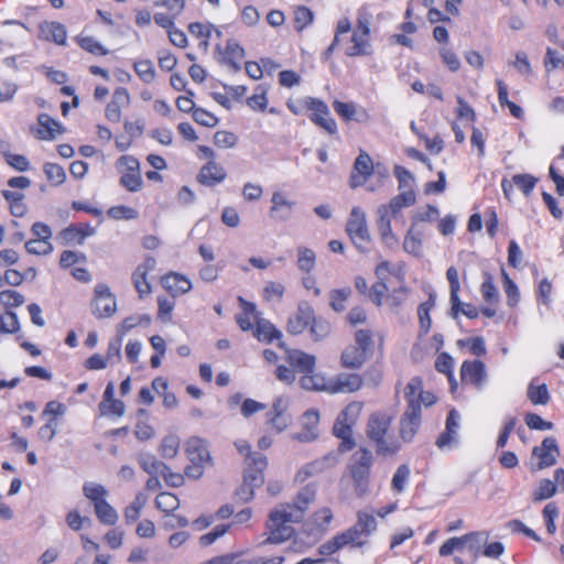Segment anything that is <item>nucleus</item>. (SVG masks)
<instances>
[{
  "label": "nucleus",
  "mask_w": 564,
  "mask_h": 564,
  "mask_svg": "<svg viewBox=\"0 0 564 564\" xmlns=\"http://www.w3.org/2000/svg\"><path fill=\"white\" fill-rule=\"evenodd\" d=\"M145 503H147V497L142 492L137 494L133 501H131L124 508L123 518H124L126 524H128V525L132 524L140 518L141 511L144 508Z\"/></svg>",
  "instance_id": "52"
},
{
  "label": "nucleus",
  "mask_w": 564,
  "mask_h": 564,
  "mask_svg": "<svg viewBox=\"0 0 564 564\" xmlns=\"http://www.w3.org/2000/svg\"><path fill=\"white\" fill-rule=\"evenodd\" d=\"M291 424V415L281 399H276L272 408L265 413V426L270 433H282Z\"/></svg>",
  "instance_id": "24"
},
{
  "label": "nucleus",
  "mask_w": 564,
  "mask_h": 564,
  "mask_svg": "<svg viewBox=\"0 0 564 564\" xmlns=\"http://www.w3.org/2000/svg\"><path fill=\"white\" fill-rule=\"evenodd\" d=\"M410 474L411 470L406 464H402L397 468L391 479V490L394 494L400 495L404 491L410 478Z\"/></svg>",
  "instance_id": "62"
},
{
  "label": "nucleus",
  "mask_w": 564,
  "mask_h": 564,
  "mask_svg": "<svg viewBox=\"0 0 564 564\" xmlns=\"http://www.w3.org/2000/svg\"><path fill=\"white\" fill-rule=\"evenodd\" d=\"M459 419L460 416L457 410L452 409L448 412L445 421V430L435 441V445L438 449H451L458 443Z\"/></svg>",
  "instance_id": "22"
},
{
  "label": "nucleus",
  "mask_w": 564,
  "mask_h": 564,
  "mask_svg": "<svg viewBox=\"0 0 564 564\" xmlns=\"http://www.w3.org/2000/svg\"><path fill=\"white\" fill-rule=\"evenodd\" d=\"M403 249L405 252L420 256L422 252V234L412 226L404 237Z\"/></svg>",
  "instance_id": "60"
},
{
  "label": "nucleus",
  "mask_w": 564,
  "mask_h": 564,
  "mask_svg": "<svg viewBox=\"0 0 564 564\" xmlns=\"http://www.w3.org/2000/svg\"><path fill=\"white\" fill-rule=\"evenodd\" d=\"M379 219H378V231L382 242L389 247L393 248L398 245V238L392 231L391 220L397 215H391V212H388L383 207H379Z\"/></svg>",
  "instance_id": "37"
},
{
  "label": "nucleus",
  "mask_w": 564,
  "mask_h": 564,
  "mask_svg": "<svg viewBox=\"0 0 564 564\" xmlns=\"http://www.w3.org/2000/svg\"><path fill=\"white\" fill-rule=\"evenodd\" d=\"M188 32L198 40V46L207 51L210 40H220L221 30L210 23L193 22L188 25Z\"/></svg>",
  "instance_id": "32"
},
{
  "label": "nucleus",
  "mask_w": 564,
  "mask_h": 564,
  "mask_svg": "<svg viewBox=\"0 0 564 564\" xmlns=\"http://www.w3.org/2000/svg\"><path fill=\"white\" fill-rule=\"evenodd\" d=\"M354 525L359 530L365 539H368L377 530L378 523L373 514L365 511H358L357 521Z\"/></svg>",
  "instance_id": "55"
},
{
  "label": "nucleus",
  "mask_w": 564,
  "mask_h": 564,
  "mask_svg": "<svg viewBox=\"0 0 564 564\" xmlns=\"http://www.w3.org/2000/svg\"><path fill=\"white\" fill-rule=\"evenodd\" d=\"M348 37L343 36V52L347 57H367L373 52L370 23L367 19H358Z\"/></svg>",
  "instance_id": "9"
},
{
  "label": "nucleus",
  "mask_w": 564,
  "mask_h": 564,
  "mask_svg": "<svg viewBox=\"0 0 564 564\" xmlns=\"http://www.w3.org/2000/svg\"><path fill=\"white\" fill-rule=\"evenodd\" d=\"M318 383H312V379H306V387L310 391H323L329 394L354 393L362 388L364 379L356 372H341L329 379L324 376L317 377Z\"/></svg>",
  "instance_id": "8"
},
{
  "label": "nucleus",
  "mask_w": 564,
  "mask_h": 564,
  "mask_svg": "<svg viewBox=\"0 0 564 564\" xmlns=\"http://www.w3.org/2000/svg\"><path fill=\"white\" fill-rule=\"evenodd\" d=\"M251 332L254 338L265 344H270L274 339H280L282 337V333L265 318H261Z\"/></svg>",
  "instance_id": "46"
},
{
  "label": "nucleus",
  "mask_w": 564,
  "mask_h": 564,
  "mask_svg": "<svg viewBox=\"0 0 564 564\" xmlns=\"http://www.w3.org/2000/svg\"><path fill=\"white\" fill-rule=\"evenodd\" d=\"M333 108L337 116L346 123L351 121L367 123L370 120L369 111L352 101L334 100Z\"/></svg>",
  "instance_id": "26"
},
{
  "label": "nucleus",
  "mask_w": 564,
  "mask_h": 564,
  "mask_svg": "<svg viewBox=\"0 0 564 564\" xmlns=\"http://www.w3.org/2000/svg\"><path fill=\"white\" fill-rule=\"evenodd\" d=\"M74 40L83 51L95 57H102L110 54V51L91 35L80 33L76 35Z\"/></svg>",
  "instance_id": "43"
},
{
  "label": "nucleus",
  "mask_w": 564,
  "mask_h": 564,
  "mask_svg": "<svg viewBox=\"0 0 564 564\" xmlns=\"http://www.w3.org/2000/svg\"><path fill=\"white\" fill-rule=\"evenodd\" d=\"M132 68L134 70L135 75L139 77V79L141 82H143L144 84L153 83L156 77V70H155L154 64L150 59H147V58L137 59L133 63Z\"/></svg>",
  "instance_id": "51"
},
{
  "label": "nucleus",
  "mask_w": 564,
  "mask_h": 564,
  "mask_svg": "<svg viewBox=\"0 0 564 564\" xmlns=\"http://www.w3.org/2000/svg\"><path fill=\"white\" fill-rule=\"evenodd\" d=\"M2 196L7 200L10 213L13 217L21 218L26 215L28 206L24 202L25 195L22 192L3 189Z\"/></svg>",
  "instance_id": "45"
},
{
  "label": "nucleus",
  "mask_w": 564,
  "mask_h": 564,
  "mask_svg": "<svg viewBox=\"0 0 564 564\" xmlns=\"http://www.w3.org/2000/svg\"><path fill=\"white\" fill-rule=\"evenodd\" d=\"M196 156L198 160H206L196 176L200 185L214 187L227 178V171L223 164L217 162V154L213 148L205 144L197 145Z\"/></svg>",
  "instance_id": "10"
},
{
  "label": "nucleus",
  "mask_w": 564,
  "mask_h": 564,
  "mask_svg": "<svg viewBox=\"0 0 564 564\" xmlns=\"http://www.w3.org/2000/svg\"><path fill=\"white\" fill-rule=\"evenodd\" d=\"M83 492L84 496L90 500L94 507L105 501L108 495L107 489L102 485L96 482H86L83 486Z\"/></svg>",
  "instance_id": "61"
},
{
  "label": "nucleus",
  "mask_w": 564,
  "mask_h": 564,
  "mask_svg": "<svg viewBox=\"0 0 564 564\" xmlns=\"http://www.w3.org/2000/svg\"><path fill=\"white\" fill-rule=\"evenodd\" d=\"M314 315L315 312L308 303H300L296 311L289 317L286 324L288 333L292 335L304 333L314 321Z\"/></svg>",
  "instance_id": "29"
},
{
  "label": "nucleus",
  "mask_w": 564,
  "mask_h": 564,
  "mask_svg": "<svg viewBox=\"0 0 564 564\" xmlns=\"http://www.w3.org/2000/svg\"><path fill=\"white\" fill-rule=\"evenodd\" d=\"M435 306V297L433 294H430L429 299L419 304L416 313L419 318V337L422 338L426 336L432 328V317L431 312Z\"/></svg>",
  "instance_id": "41"
},
{
  "label": "nucleus",
  "mask_w": 564,
  "mask_h": 564,
  "mask_svg": "<svg viewBox=\"0 0 564 564\" xmlns=\"http://www.w3.org/2000/svg\"><path fill=\"white\" fill-rule=\"evenodd\" d=\"M216 54L218 62L234 72H239L245 59V48L236 39H228L223 47L216 44Z\"/></svg>",
  "instance_id": "16"
},
{
  "label": "nucleus",
  "mask_w": 564,
  "mask_h": 564,
  "mask_svg": "<svg viewBox=\"0 0 564 564\" xmlns=\"http://www.w3.org/2000/svg\"><path fill=\"white\" fill-rule=\"evenodd\" d=\"M94 234L89 224H72L61 231V238L65 245H82L85 239Z\"/></svg>",
  "instance_id": "36"
},
{
  "label": "nucleus",
  "mask_w": 564,
  "mask_h": 564,
  "mask_svg": "<svg viewBox=\"0 0 564 564\" xmlns=\"http://www.w3.org/2000/svg\"><path fill=\"white\" fill-rule=\"evenodd\" d=\"M269 86L259 84L253 88L251 96L247 97L246 105L253 112L264 113L269 104Z\"/></svg>",
  "instance_id": "42"
},
{
  "label": "nucleus",
  "mask_w": 564,
  "mask_h": 564,
  "mask_svg": "<svg viewBox=\"0 0 564 564\" xmlns=\"http://www.w3.org/2000/svg\"><path fill=\"white\" fill-rule=\"evenodd\" d=\"M386 336L370 328H360L354 333V341L372 359L376 355L382 357Z\"/></svg>",
  "instance_id": "17"
},
{
  "label": "nucleus",
  "mask_w": 564,
  "mask_h": 564,
  "mask_svg": "<svg viewBox=\"0 0 564 564\" xmlns=\"http://www.w3.org/2000/svg\"><path fill=\"white\" fill-rule=\"evenodd\" d=\"M375 172L373 161L371 156L364 150H361L356 158L348 184L351 189H356L365 185Z\"/></svg>",
  "instance_id": "19"
},
{
  "label": "nucleus",
  "mask_w": 564,
  "mask_h": 564,
  "mask_svg": "<svg viewBox=\"0 0 564 564\" xmlns=\"http://www.w3.org/2000/svg\"><path fill=\"white\" fill-rule=\"evenodd\" d=\"M151 316L149 314L131 315L123 318L117 326V335L124 337L130 330L140 325H150Z\"/></svg>",
  "instance_id": "50"
},
{
  "label": "nucleus",
  "mask_w": 564,
  "mask_h": 564,
  "mask_svg": "<svg viewBox=\"0 0 564 564\" xmlns=\"http://www.w3.org/2000/svg\"><path fill=\"white\" fill-rule=\"evenodd\" d=\"M130 105V94L126 87H117L111 96L110 101L105 109V117L112 123H118L122 118V110Z\"/></svg>",
  "instance_id": "28"
},
{
  "label": "nucleus",
  "mask_w": 564,
  "mask_h": 564,
  "mask_svg": "<svg viewBox=\"0 0 564 564\" xmlns=\"http://www.w3.org/2000/svg\"><path fill=\"white\" fill-rule=\"evenodd\" d=\"M285 105L289 111L294 116H301L307 112L311 122L329 135L337 133V122L332 117L329 107L324 100L313 96H306L300 100L290 97L286 99Z\"/></svg>",
  "instance_id": "5"
},
{
  "label": "nucleus",
  "mask_w": 564,
  "mask_h": 564,
  "mask_svg": "<svg viewBox=\"0 0 564 564\" xmlns=\"http://www.w3.org/2000/svg\"><path fill=\"white\" fill-rule=\"evenodd\" d=\"M156 261L154 257L147 256L144 260L137 265L131 274L133 286L140 299H145L152 293V285L149 281V274L155 269Z\"/></svg>",
  "instance_id": "21"
},
{
  "label": "nucleus",
  "mask_w": 564,
  "mask_h": 564,
  "mask_svg": "<svg viewBox=\"0 0 564 564\" xmlns=\"http://www.w3.org/2000/svg\"><path fill=\"white\" fill-rule=\"evenodd\" d=\"M375 455L367 446H359L351 455L347 465V474L358 498H364L370 491Z\"/></svg>",
  "instance_id": "7"
},
{
  "label": "nucleus",
  "mask_w": 564,
  "mask_h": 564,
  "mask_svg": "<svg viewBox=\"0 0 564 564\" xmlns=\"http://www.w3.org/2000/svg\"><path fill=\"white\" fill-rule=\"evenodd\" d=\"M351 30V21L349 18L344 17L339 19L336 23L335 30H334V39L330 43V45L324 51L323 53V59L328 61L332 58L334 51L336 46L341 45L343 42V35H346Z\"/></svg>",
  "instance_id": "47"
},
{
  "label": "nucleus",
  "mask_w": 564,
  "mask_h": 564,
  "mask_svg": "<svg viewBox=\"0 0 564 564\" xmlns=\"http://www.w3.org/2000/svg\"><path fill=\"white\" fill-rule=\"evenodd\" d=\"M497 93H498V102L500 107H507L509 109L510 115L516 119H522L524 116L523 109L517 105L516 102L509 100L508 96V86L502 79L496 80Z\"/></svg>",
  "instance_id": "48"
},
{
  "label": "nucleus",
  "mask_w": 564,
  "mask_h": 564,
  "mask_svg": "<svg viewBox=\"0 0 564 564\" xmlns=\"http://www.w3.org/2000/svg\"><path fill=\"white\" fill-rule=\"evenodd\" d=\"M538 182L539 178L532 174H514L511 180L502 178L501 189L507 199L511 198L514 186H517L525 197H529L535 188Z\"/></svg>",
  "instance_id": "27"
},
{
  "label": "nucleus",
  "mask_w": 564,
  "mask_h": 564,
  "mask_svg": "<svg viewBox=\"0 0 564 564\" xmlns=\"http://www.w3.org/2000/svg\"><path fill=\"white\" fill-rule=\"evenodd\" d=\"M557 492V486L553 480L549 478H543L539 481L538 487L532 494V499L534 502L543 501L552 498Z\"/></svg>",
  "instance_id": "59"
},
{
  "label": "nucleus",
  "mask_w": 564,
  "mask_h": 564,
  "mask_svg": "<svg viewBox=\"0 0 564 564\" xmlns=\"http://www.w3.org/2000/svg\"><path fill=\"white\" fill-rule=\"evenodd\" d=\"M501 279L503 291L507 297V304L509 307H516L520 302V291L517 283L509 276L506 270H501Z\"/></svg>",
  "instance_id": "54"
},
{
  "label": "nucleus",
  "mask_w": 564,
  "mask_h": 564,
  "mask_svg": "<svg viewBox=\"0 0 564 564\" xmlns=\"http://www.w3.org/2000/svg\"><path fill=\"white\" fill-rule=\"evenodd\" d=\"M185 453L189 462L207 464L210 462V454L206 442L197 436L187 440Z\"/></svg>",
  "instance_id": "38"
},
{
  "label": "nucleus",
  "mask_w": 564,
  "mask_h": 564,
  "mask_svg": "<svg viewBox=\"0 0 564 564\" xmlns=\"http://www.w3.org/2000/svg\"><path fill=\"white\" fill-rule=\"evenodd\" d=\"M416 202V194L413 188L403 189L395 195L387 205H381L391 215H398L403 208L413 206Z\"/></svg>",
  "instance_id": "44"
},
{
  "label": "nucleus",
  "mask_w": 564,
  "mask_h": 564,
  "mask_svg": "<svg viewBox=\"0 0 564 564\" xmlns=\"http://www.w3.org/2000/svg\"><path fill=\"white\" fill-rule=\"evenodd\" d=\"M317 499V486L310 482L301 487L293 499L288 502H280L270 510L265 521L264 543L281 544L289 541L294 534V524H304L308 534H324L328 531L334 513L329 507L316 509L305 521L311 507Z\"/></svg>",
  "instance_id": "1"
},
{
  "label": "nucleus",
  "mask_w": 564,
  "mask_h": 564,
  "mask_svg": "<svg viewBox=\"0 0 564 564\" xmlns=\"http://www.w3.org/2000/svg\"><path fill=\"white\" fill-rule=\"evenodd\" d=\"M120 174L119 184L128 192L135 193L143 188L140 161L130 154H123L116 161Z\"/></svg>",
  "instance_id": "13"
},
{
  "label": "nucleus",
  "mask_w": 564,
  "mask_h": 564,
  "mask_svg": "<svg viewBox=\"0 0 564 564\" xmlns=\"http://www.w3.org/2000/svg\"><path fill=\"white\" fill-rule=\"evenodd\" d=\"M532 455L539 459L535 468L536 470L554 466L557 457L560 456V448L556 440L552 436L545 437L540 446L533 447Z\"/></svg>",
  "instance_id": "23"
},
{
  "label": "nucleus",
  "mask_w": 564,
  "mask_h": 564,
  "mask_svg": "<svg viewBox=\"0 0 564 564\" xmlns=\"http://www.w3.org/2000/svg\"><path fill=\"white\" fill-rule=\"evenodd\" d=\"M367 543V539L352 525L347 530L337 533L330 540L323 543L318 547V553L323 556L333 555L344 547L357 549L362 547Z\"/></svg>",
  "instance_id": "14"
},
{
  "label": "nucleus",
  "mask_w": 564,
  "mask_h": 564,
  "mask_svg": "<svg viewBox=\"0 0 564 564\" xmlns=\"http://www.w3.org/2000/svg\"><path fill=\"white\" fill-rule=\"evenodd\" d=\"M243 553L239 551L216 555L199 564H252V561L242 558Z\"/></svg>",
  "instance_id": "63"
},
{
  "label": "nucleus",
  "mask_w": 564,
  "mask_h": 564,
  "mask_svg": "<svg viewBox=\"0 0 564 564\" xmlns=\"http://www.w3.org/2000/svg\"><path fill=\"white\" fill-rule=\"evenodd\" d=\"M271 203L270 216L281 220L289 218L295 205V202L290 200L284 193L279 191L272 194Z\"/></svg>",
  "instance_id": "40"
},
{
  "label": "nucleus",
  "mask_w": 564,
  "mask_h": 564,
  "mask_svg": "<svg viewBox=\"0 0 564 564\" xmlns=\"http://www.w3.org/2000/svg\"><path fill=\"white\" fill-rule=\"evenodd\" d=\"M285 361L294 369L295 372H300V384L303 389L308 390L306 387V379H312V383H318L317 377H322V373L316 372V358L314 355L307 354L300 349L285 348Z\"/></svg>",
  "instance_id": "11"
},
{
  "label": "nucleus",
  "mask_w": 564,
  "mask_h": 564,
  "mask_svg": "<svg viewBox=\"0 0 564 564\" xmlns=\"http://www.w3.org/2000/svg\"><path fill=\"white\" fill-rule=\"evenodd\" d=\"M371 358L354 341L340 354V366L345 369L358 370Z\"/></svg>",
  "instance_id": "34"
},
{
  "label": "nucleus",
  "mask_w": 564,
  "mask_h": 564,
  "mask_svg": "<svg viewBox=\"0 0 564 564\" xmlns=\"http://www.w3.org/2000/svg\"><path fill=\"white\" fill-rule=\"evenodd\" d=\"M187 0H160L155 1V7L165 8V12H155L153 14L154 23L158 26L172 25L178 17L184 12Z\"/></svg>",
  "instance_id": "25"
},
{
  "label": "nucleus",
  "mask_w": 564,
  "mask_h": 564,
  "mask_svg": "<svg viewBox=\"0 0 564 564\" xmlns=\"http://www.w3.org/2000/svg\"><path fill=\"white\" fill-rule=\"evenodd\" d=\"M239 142V137L229 130H218L213 135V143L217 149H234Z\"/></svg>",
  "instance_id": "56"
},
{
  "label": "nucleus",
  "mask_w": 564,
  "mask_h": 564,
  "mask_svg": "<svg viewBox=\"0 0 564 564\" xmlns=\"http://www.w3.org/2000/svg\"><path fill=\"white\" fill-rule=\"evenodd\" d=\"M365 402L351 401L337 415L332 427L333 435L339 440L337 451L348 453L356 447L354 429L364 411Z\"/></svg>",
  "instance_id": "6"
},
{
  "label": "nucleus",
  "mask_w": 564,
  "mask_h": 564,
  "mask_svg": "<svg viewBox=\"0 0 564 564\" xmlns=\"http://www.w3.org/2000/svg\"><path fill=\"white\" fill-rule=\"evenodd\" d=\"M346 234L352 245L361 252L369 250L371 236L368 229L365 212L358 207H352L346 223Z\"/></svg>",
  "instance_id": "12"
},
{
  "label": "nucleus",
  "mask_w": 564,
  "mask_h": 564,
  "mask_svg": "<svg viewBox=\"0 0 564 564\" xmlns=\"http://www.w3.org/2000/svg\"><path fill=\"white\" fill-rule=\"evenodd\" d=\"M393 424L394 415L386 410H376L367 417L365 435L379 457H394L402 449Z\"/></svg>",
  "instance_id": "4"
},
{
  "label": "nucleus",
  "mask_w": 564,
  "mask_h": 564,
  "mask_svg": "<svg viewBox=\"0 0 564 564\" xmlns=\"http://www.w3.org/2000/svg\"><path fill=\"white\" fill-rule=\"evenodd\" d=\"M460 380L464 386L482 389L487 380L485 362L479 359L464 360L460 366Z\"/></svg>",
  "instance_id": "20"
},
{
  "label": "nucleus",
  "mask_w": 564,
  "mask_h": 564,
  "mask_svg": "<svg viewBox=\"0 0 564 564\" xmlns=\"http://www.w3.org/2000/svg\"><path fill=\"white\" fill-rule=\"evenodd\" d=\"M64 132L63 126L47 113H40L35 135L40 140L51 141Z\"/></svg>",
  "instance_id": "35"
},
{
  "label": "nucleus",
  "mask_w": 564,
  "mask_h": 564,
  "mask_svg": "<svg viewBox=\"0 0 564 564\" xmlns=\"http://www.w3.org/2000/svg\"><path fill=\"white\" fill-rule=\"evenodd\" d=\"M240 312L236 315V323L243 332L252 330L260 322V313L254 303L247 301L242 296L238 297Z\"/></svg>",
  "instance_id": "31"
},
{
  "label": "nucleus",
  "mask_w": 564,
  "mask_h": 564,
  "mask_svg": "<svg viewBox=\"0 0 564 564\" xmlns=\"http://www.w3.org/2000/svg\"><path fill=\"white\" fill-rule=\"evenodd\" d=\"M446 279L449 283V300L452 304V310H457L460 305L459 299V274L455 267H449L446 271Z\"/></svg>",
  "instance_id": "53"
},
{
  "label": "nucleus",
  "mask_w": 564,
  "mask_h": 564,
  "mask_svg": "<svg viewBox=\"0 0 564 564\" xmlns=\"http://www.w3.org/2000/svg\"><path fill=\"white\" fill-rule=\"evenodd\" d=\"M161 285L172 297L181 296L192 290L191 280L186 275L174 271L161 276Z\"/></svg>",
  "instance_id": "30"
},
{
  "label": "nucleus",
  "mask_w": 564,
  "mask_h": 564,
  "mask_svg": "<svg viewBox=\"0 0 564 564\" xmlns=\"http://www.w3.org/2000/svg\"><path fill=\"white\" fill-rule=\"evenodd\" d=\"M377 281L372 283L369 290V301L377 307H386L389 312L399 314L406 304L411 289L405 284L402 274H398L401 283L389 289L388 275H395V269L387 261H380L375 268Z\"/></svg>",
  "instance_id": "3"
},
{
  "label": "nucleus",
  "mask_w": 564,
  "mask_h": 564,
  "mask_svg": "<svg viewBox=\"0 0 564 564\" xmlns=\"http://www.w3.org/2000/svg\"><path fill=\"white\" fill-rule=\"evenodd\" d=\"M243 478L261 487L264 484V470L268 467V458L265 455H254L251 459L246 460Z\"/></svg>",
  "instance_id": "33"
},
{
  "label": "nucleus",
  "mask_w": 564,
  "mask_h": 564,
  "mask_svg": "<svg viewBox=\"0 0 564 564\" xmlns=\"http://www.w3.org/2000/svg\"><path fill=\"white\" fill-rule=\"evenodd\" d=\"M94 509L99 522L113 525L118 521L117 511L107 502V500L98 503Z\"/></svg>",
  "instance_id": "64"
},
{
  "label": "nucleus",
  "mask_w": 564,
  "mask_h": 564,
  "mask_svg": "<svg viewBox=\"0 0 564 564\" xmlns=\"http://www.w3.org/2000/svg\"><path fill=\"white\" fill-rule=\"evenodd\" d=\"M338 463V457L335 453H328L319 458H316L296 470L294 481L303 484L312 477H316L332 468Z\"/></svg>",
  "instance_id": "18"
},
{
  "label": "nucleus",
  "mask_w": 564,
  "mask_h": 564,
  "mask_svg": "<svg viewBox=\"0 0 564 564\" xmlns=\"http://www.w3.org/2000/svg\"><path fill=\"white\" fill-rule=\"evenodd\" d=\"M528 399L534 405H545L550 401V393L545 383L534 384L531 382L528 387Z\"/></svg>",
  "instance_id": "57"
},
{
  "label": "nucleus",
  "mask_w": 564,
  "mask_h": 564,
  "mask_svg": "<svg viewBox=\"0 0 564 564\" xmlns=\"http://www.w3.org/2000/svg\"><path fill=\"white\" fill-rule=\"evenodd\" d=\"M314 22V13L306 6H295L293 8V28L296 32H303Z\"/></svg>",
  "instance_id": "49"
},
{
  "label": "nucleus",
  "mask_w": 564,
  "mask_h": 564,
  "mask_svg": "<svg viewBox=\"0 0 564 564\" xmlns=\"http://www.w3.org/2000/svg\"><path fill=\"white\" fill-rule=\"evenodd\" d=\"M155 507L163 513H171L180 507V500L176 495L162 491L155 498Z\"/></svg>",
  "instance_id": "58"
},
{
  "label": "nucleus",
  "mask_w": 564,
  "mask_h": 564,
  "mask_svg": "<svg viewBox=\"0 0 564 564\" xmlns=\"http://www.w3.org/2000/svg\"><path fill=\"white\" fill-rule=\"evenodd\" d=\"M40 32L44 40L57 45H65L67 41V31L64 24L56 21H46L40 25Z\"/></svg>",
  "instance_id": "39"
},
{
  "label": "nucleus",
  "mask_w": 564,
  "mask_h": 564,
  "mask_svg": "<svg viewBox=\"0 0 564 564\" xmlns=\"http://www.w3.org/2000/svg\"><path fill=\"white\" fill-rule=\"evenodd\" d=\"M90 310L98 319L109 318L117 312L116 296L107 284L98 283L95 286Z\"/></svg>",
  "instance_id": "15"
},
{
  "label": "nucleus",
  "mask_w": 564,
  "mask_h": 564,
  "mask_svg": "<svg viewBox=\"0 0 564 564\" xmlns=\"http://www.w3.org/2000/svg\"><path fill=\"white\" fill-rule=\"evenodd\" d=\"M404 400L406 405L399 417L397 427L402 446L415 440L423 423V408L434 405L438 398L434 392L424 390L423 379L415 376L404 387Z\"/></svg>",
  "instance_id": "2"
}]
</instances>
